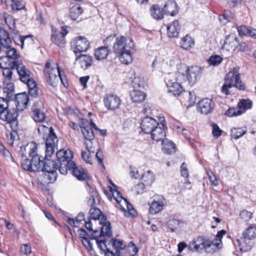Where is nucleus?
Listing matches in <instances>:
<instances>
[{
  "label": "nucleus",
  "instance_id": "1",
  "mask_svg": "<svg viewBox=\"0 0 256 256\" xmlns=\"http://www.w3.org/2000/svg\"><path fill=\"white\" fill-rule=\"evenodd\" d=\"M201 68L198 66L187 67L185 65L180 66L176 74V79L180 82L188 81L190 84H194L200 78Z\"/></svg>",
  "mask_w": 256,
  "mask_h": 256
},
{
  "label": "nucleus",
  "instance_id": "2",
  "mask_svg": "<svg viewBox=\"0 0 256 256\" xmlns=\"http://www.w3.org/2000/svg\"><path fill=\"white\" fill-rule=\"evenodd\" d=\"M44 73L48 83L52 86H56L60 80L65 86L60 67L58 64L54 63L50 70H44Z\"/></svg>",
  "mask_w": 256,
  "mask_h": 256
},
{
  "label": "nucleus",
  "instance_id": "3",
  "mask_svg": "<svg viewBox=\"0 0 256 256\" xmlns=\"http://www.w3.org/2000/svg\"><path fill=\"white\" fill-rule=\"evenodd\" d=\"M176 76L174 78V74H168L165 78V83L168 88V92L174 96H178L184 92V88L180 84L177 82Z\"/></svg>",
  "mask_w": 256,
  "mask_h": 256
},
{
  "label": "nucleus",
  "instance_id": "4",
  "mask_svg": "<svg viewBox=\"0 0 256 256\" xmlns=\"http://www.w3.org/2000/svg\"><path fill=\"white\" fill-rule=\"evenodd\" d=\"M134 46V43L131 38H126L124 36L118 37L113 46L114 52L118 54L122 52L131 50Z\"/></svg>",
  "mask_w": 256,
  "mask_h": 256
},
{
  "label": "nucleus",
  "instance_id": "5",
  "mask_svg": "<svg viewBox=\"0 0 256 256\" xmlns=\"http://www.w3.org/2000/svg\"><path fill=\"white\" fill-rule=\"evenodd\" d=\"M225 82L230 83L232 86L236 87L239 90H244L246 88L245 85L242 82L238 70L237 68H233L225 76Z\"/></svg>",
  "mask_w": 256,
  "mask_h": 256
},
{
  "label": "nucleus",
  "instance_id": "6",
  "mask_svg": "<svg viewBox=\"0 0 256 256\" xmlns=\"http://www.w3.org/2000/svg\"><path fill=\"white\" fill-rule=\"evenodd\" d=\"M160 124L159 126H157L154 130L150 134H151L152 138L156 142H161L163 144L164 140H166V134L165 128H166V124L164 123V118L162 116L160 117Z\"/></svg>",
  "mask_w": 256,
  "mask_h": 256
},
{
  "label": "nucleus",
  "instance_id": "7",
  "mask_svg": "<svg viewBox=\"0 0 256 256\" xmlns=\"http://www.w3.org/2000/svg\"><path fill=\"white\" fill-rule=\"evenodd\" d=\"M10 68L12 70H16L20 79L22 82H25L26 81L31 78L30 70L23 65L22 60H17L12 62Z\"/></svg>",
  "mask_w": 256,
  "mask_h": 256
},
{
  "label": "nucleus",
  "instance_id": "8",
  "mask_svg": "<svg viewBox=\"0 0 256 256\" xmlns=\"http://www.w3.org/2000/svg\"><path fill=\"white\" fill-rule=\"evenodd\" d=\"M58 140L54 132V129L50 127V132L48 134L46 140V151L47 156H51L56 148Z\"/></svg>",
  "mask_w": 256,
  "mask_h": 256
},
{
  "label": "nucleus",
  "instance_id": "9",
  "mask_svg": "<svg viewBox=\"0 0 256 256\" xmlns=\"http://www.w3.org/2000/svg\"><path fill=\"white\" fill-rule=\"evenodd\" d=\"M71 46L75 54L86 52L90 48V44L86 38L80 36L72 42Z\"/></svg>",
  "mask_w": 256,
  "mask_h": 256
},
{
  "label": "nucleus",
  "instance_id": "10",
  "mask_svg": "<svg viewBox=\"0 0 256 256\" xmlns=\"http://www.w3.org/2000/svg\"><path fill=\"white\" fill-rule=\"evenodd\" d=\"M160 124L154 118L150 117H144L140 123L142 130L145 134H150Z\"/></svg>",
  "mask_w": 256,
  "mask_h": 256
},
{
  "label": "nucleus",
  "instance_id": "11",
  "mask_svg": "<svg viewBox=\"0 0 256 256\" xmlns=\"http://www.w3.org/2000/svg\"><path fill=\"white\" fill-rule=\"evenodd\" d=\"M214 104L212 99L206 98L202 100L198 104V110L202 114H208L214 110Z\"/></svg>",
  "mask_w": 256,
  "mask_h": 256
},
{
  "label": "nucleus",
  "instance_id": "12",
  "mask_svg": "<svg viewBox=\"0 0 256 256\" xmlns=\"http://www.w3.org/2000/svg\"><path fill=\"white\" fill-rule=\"evenodd\" d=\"M105 106L109 110H115L120 105L121 100L118 96L113 94H107L104 98Z\"/></svg>",
  "mask_w": 256,
  "mask_h": 256
},
{
  "label": "nucleus",
  "instance_id": "13",
  "mask_svg": "<svg viewBox=\"0 0 256 256\" xmlns=\"http://www.w3.org/2000/svg\"><path fill=\"white\" fill-rule=\"evenodd\" d=\"M18 111L16 108H8L0 116V119L9 124L17 122V118L18 116Z\"/></svg>",
  "mask_w": 256,
  "mask_h": 256
},
{
  "label": "nucleus",
  "instance_id": "14",
  "mask_svg": "<svg viewBox=\"0 0 256 256\" xmlns=\"http://www.w3.org/2000/svg\"><path fill=\"white\" fill-rule=\"evenodd\" d=\"M28 96L26 93H21L15 95V105L18 110H23L29 102Z\"/></svg>",
  "mask_w": 256,
  "mask_h": 256
},
{
  "label": "nucleus",
  "instance_id": "15",
  "mask_svg": "<svg viewBox=\"0 0 256 256\" xmlns=\"http://www.w3.org/2000/svg\"><path fill=\"white\" fill-rule=\"evenodd\" d=\"M37 150L38 148L36 143L31 142L28 143L26 146H22L19 152L22 158H26L27 154L30 157L31 155L34 154L35 152H37Z\"/></svg>",
  "mask_w": 256,
  "mask_h": 256
},
{
  "label": "nucleus",
  "instance_id": "16",
  "mask_svg": "<svg viewBox=\"0 0 256 256\" xmlns=\"http://www.w3.org/2000/svg\"><path fill=\"white\" fill-rule=\"evenodd\" d=\"M48 157L46 155L44 160V162L40 168V170L43 172L52 170L56 171L58 168V162L54 160H50L48 158Z\"/></svg>",
  "mask_w": 256,
  "mask_h": 256
},
{
  "label": "nucleus",
  "instance_id": "17",
  "mask_svg": "<svg viewBox=\"0 0 256 256\" xmlns=\"http://www.w3.org/2000/svg\"><path fill=\"white\" fill-rule=\"evenodd\" d=\"M238 41L236 36L234 34H230L226 37L223 48L228 51H234L238 48Z\"/></svg>",
  "mask_w": 256,
  "mask_h": 256
},
{
  "label": "nucleus",
  "instance_id": "18",
  "mask_svg": "<svg viewBox=\"0 0 256 256\" xmlns=\"http://www.w3.org/2000/svg\"><path fill=\"white\" fill-rule=\"evenodd\" d=\"M164 12L174 16L178 12V8L177 4L174 0H168L162 8Z\"/></svg>",
  "mask_w": 256,
  "mask_h": 256
},
{
  "label": "nucleus",
  "instance_id": "19",
  "mask_svg": "<svg viewBox=\"0 0 256 256\" xmlns=\"http://www.w3.org/2000/svg\"><path fill=\"white\" fill-rule=\"evenodd\" d=\"M208 241V240L205 239L203 236H198L190 244V250L192 251L200 252L203 249L206 242Z\"/></svg>",
  "mask_w": 256,
  "mask_h": 256
},
{
  "label": "nucleus",
  "instance_id": "20",
  "mask_svg": "<svg viewBox=\"0 0 256 256\" xmlns=\"http://www.w3.org/2000/svg\"><path fill=\"white\" fill-rule=\"evenodd\" d=\"M251 239L248 238L247 236H243L239 238H237L236 242L241 251L247 252L251 250L252 244Z\"/></svg>",
  "mask_w": 256,
  "mask_h": 256
},
{
  "label": "nucleus",
  "instance_id": "21",
  "mask_svg": "<svg viewBox=\"0 0 256 256\" xmlns=\"http://www.w3.org/2000/svg\"><path fill=\"white\" fill-rule=\"evenodd\" d=\"M110 242L112 243V247L116 250V256H123L124 252L126 246L125 242L122 240L115 238H112Z\"/></svg>",
  "mask_w": 256,
  "mask_h": 256
},
{
  "label": "nucleus",
  "instance_id": "22",
  "mask_svg": "<svg viewBox=\"0 0 256 256\" xmlns=\"http://www.w3.org/2000/svg\"><path fill=\"white\" fill-rule=\"evenodd\" d=\"M12 44L8 33L4 29H0V51L2 48H8Z\"/></svg>",
  "mask_w": 256,
  "mask_h": 256
},
{
  "label": "nucleus",
  "instance_id": "23",
  "mask_svg": "<svg viewBox=\"0 0 256 256\" xmlns=\"http://www.w3.org/2000/svg\"><path fill=\"white\" fill-rule=\"evenodd\" d=\"M76 61L78 62L80 66L86 70L92 66V58L90 56L81 54L76 58Z\"/></svg>",
  "mask_w": 256,
  "mask_h": 256
},
{
  "label": "nucleus",
  "instance_id": "24",
  "mask_svg": "<svg viewBox=\"0 0 256 256\" xmlns=\"http://www.w3.org/2000/svg\"><path fill=\"white\" fill-rule=\"evenodd\" d=\"M36 106V103H34L32 108V118L36 122H42L46 119V114Z\"/></svg>",
  "mask_w": 256,
  "mask_h": 256
},
{
  "label": "nucleus",
  "instance_id": "25",
  "mask_svg": "<svg viewBox=\"0 0 256 256\" xmlns=\"http://www.w3.org/2000/svg\"><path fill=\"white\" fill-rule=\"evenodd\" d=\"M180 28L178 20H174L167 27L168 34L170 37H176Z\"/></svg>",
  "mask_w": 256,
  "mask_h": 256
},
{
  "label": "nucleus",
  "instance_id": "26",
  "mask_svg": "<svg viewBox=\"0 0 256 256\" xmlns=\"http://www.w3.org/2000/svg\"><path fill=\"white\" fill-rule=\"evenodd\" d=\"M30 157L31 158L32 166L34 167L36 166V170H34V172L40 171L44 162V160L40 159V156L37 154V152H35L34 154L31 155Z\"/></svg>",
  "mask_w": 256,
  "mask_h": 256
},
{
  "label": "nucleus",
  "instance_id": "27",
  "mask_svg": "<svg viewBox=\"0 0 256 256\" xmlns=\"http://www.w3.org/2000/svg\"><path fill=\"white\" fill-rule=\"evenodd\" d=\"M5 4L7 7L10 6L13 10H20L24 8L25 4L23 1L6 0Z\"/></svg>",
  "mask_w": 256,
  "mask_h": 256
},
{
  "label": "nucleus",
  "instance_id": "28",
  "mask_svg": "<svg viewBox=\"0 0 256 256\" xmlns=\"http://www.w3.org/2000/svg\"><path fill=\"white\" fill-rule=\"evenodd\" d=\"M130 98L134 102L140 103L146 98V94L143 92L139 90H134L130 94Z\"/></svg>",
  "mask_w": 256,
  "mask_h": 256
},
{
  "label": "nucleus",
  "instance_id": "29",
  "mask_svg": "<svg viewBox=\"0 0 256 256\" xmlns=\"http://www.w3.org/2000/svg\"><path fill=\"white\" fill-rule=\"evenodd\" d=\"M108 46H102L99 47L94 51L96 59L100 60L106 58L108 54Z\"/></svg>",
  "mask_w": 256,
  "mask_h": 256
},
{
  "label": "nucleus",
  "instance_id": "30",
  "mask_svg": "<svg viewBox=\"0 0 256 256\" xmlns=\"http://www.w3.org/2000/svg\"><path fill=\"white\" fill-rule=\"evenodd\" d=\"M82 12V8L80 4H76L70 8V16L72 20H75Z\"/></svg>",
  "mask_w": 256,
  "mask_h": 256
},
{
  "label": "nucleus",
  "instance_id": "31",
  "mask_svg": "<svg viewBox=\"0 0 256 256\" xmlns=\"http://www.w3.org/2000/svg\"><path fill=\"white\" fill-rule=\"evenodd\" d=\"M138 248L133 242L131 241L126 246L123 256H134L138 252Z\"/></svg>",
  "mask_w": 256,
  "mask_h": 256
},
{
  "label": "nucleus",
  "instance_id": "32",
  "mask_svg": "<svg viewBox=\"0 0 256 256\" xmlns=\"http://www.w3.org/2000/svg\"><path fill=\"white\" fill-rule=\"evenodd\" d=\"M220 246L218 244L215 242V240L210 241L208 240V242H206L203 249L206 253L214 254L220 248Z\"/></svg>",
  "mask_w": 256,
  "mask_h": 256
},
{
  "label": "nucleus",
  "instance_id": "33",
  "mask_svg": "<svg viewBox=\"0 0 256 256\" xmlns=\"http://www.w3.org/2000/svg\"><path fill=\"white\" fill-rule=\"evenodd\" d=\"M181 47L184 50L192 48L194 44V40L188 35L182 38L180 42Z\"/></svg>",
  "mask_w": 256,
  "mask_h": 256
},
{
  "label": "nucleus",
  "instance_id": "34",
  "mask_svg": "<svg viewBox=\"0 0 256 256\" xmlns=\"http://www.w3.org/2000/svg\"><path fill=\"white\" fill-rule=\"evenodd\" d=\"M56 156L58 162L61 163L65 162L66 160L70 159L72 155L70 150H61L56 152Z\"/></svg>",
  "mask_w": 256,
  "mask_h": 256
},
{
  "label": "nucleus",
  "instance_id": "35",
  "mask_svg": "<svg viewBox=\"0 0 256 256\" xmlns=\"http://www.w3.org/2000/svg\"><path fill=\"white\" fill-rule=\"evenodd\" d=\"M100 228V236L110 238L112 236V230L110 223L109 222H106Z\"/></svg>",
  "mask_w": 256,
  "mask_h": 256
},
{
  "label": "nucleus",
  "instance_id": "36",
  "mask_svg": "<svg viewBox=\"0 0 256 256\" xmlns=\"http://www.w3.org/2000/svg\"><path fill=\"white\" fill-rule=\"evenodd\" d=\"M164 203L162 201H155L152 202L149 208V212L151 214H156L163 209Z\"/></svg>",
  "mask_w": 256,
  "mask_h": 256
},
{
  "label": "nucleus",
  "instance_id": "37",
  "mask_svg": "<svg viewBox=\"0 0 256 256\" xmlns=\"http://www.w3.org/2000/svg\"><path fill=\"white\" fill-rule=\"evenodd\" d=\"M162 144V151L165 154H170L175 152V144L172 142H169L166 139Z\"/></svg>",
  "mask_w": 256,
  "mask_h": 256
},
{
  "label": "nucleus",
  "instance_id": "38",
  "mask_svg": "<svg viewBox=\"0 0 256 256\" xmlns=\"http://www.w3.org/2000/svg\"><path fill=\"white\" fill-rule=\"evenodd\" d=\"M131 50H126L122 53L118 54L119 60L120 62L125 64H128L131 63L132 61V58L130 52Z\"/></svg>",
  "mask_w": 256,
  "mask_h": 256
},
{
  "label": "nucleus",
  "instance_id": "39",
  "mask_svg": "<svg viewBox=\"0 0 256 256\" xmlns=\"http://www.w3.org/2000/svg\"><path fill=\"white\" fill-rule=\"evenodd\" d=\"M43 180L44 182L50 184L54 182L57 178L56 171L44 172Z\"/></svg>",
  "mask_w": 256,
  "mask_h": 256
},
{
  "label": "nucleus",
  "instance_id": "40",
  "mask_svg": "<svg viewBox=\"0 0 256 256\" xmlns=\"http://www.w3.org/2000/svg\"><path fill=\"white\" fill-rule=\"evenodd\" d=\"M234 18V14L229 10H226L222 14L219 16V20L222 24H226Z\"/></svg>",
  "mask_w": 256,
  "mask_h": 256
},
{
  "label": "nucleus",
  "instance_id": "41",
  "mask_svg": "<svg viewBox=\"0 0 256 256\" xmlns=\"http://www.w3.org/2000/svg\"><path fill=\"white\" fill-rule=\"evenodd\" d=\"M73 174L77 178L78 180H85L88 178V174L84 170L80 167L77 166L72 170Z\"/></svg>",
  "mask_w": 256,
  "mask_h": 256
},
{
  "label": "nucleus",
  "instance_id": "42",
  "mask_svg": "<svg viewBox=\"0 0 256 256\" xmlns=\"http://www.w3.org/2000/svg\"><path fill=\"white\" fill-rule=\"evenodd\" d=\"M247 132L246 127L233 128L231 130V136L234 139H238L244 136Z\"/></svg>",
  "mask_w": 256,
  "mask_h": 256
},
{
  "label": "nucleus",
  "instance_id": "43",
  "mask_svg": "<svg viewBox=\"0 0 256 256\" xmlns=\"http://www.w3.org/2000/svg\"><path fill=\"white\" fill-rule=\"evenodd\" d=\"M84 144L88 152L90 153L94 154L98 150V142L94 140L84 141Z\"/></svg>",
  "mask_w": 256,
  "mask_h": 256
},
{
  "label": "nucleus",
  "instance_id": "44",
  "mask_svg": "<svg viewBox=\"0 0 256 256\" xmlns=\"http://www.w3.org/2000/svg\"><path fill=\"white\" fill-rule=\"evenodd\" d=\"M110 191L111 192H112V196H113L114 198L116 201L120 205V208L122 210L124 211L125 208L122 206V204H120V202H123L124 200H126V199L122 196L121 195L120 192H118V190H116V189L113 190L112 188V187H110Z\"/></svg>",
  "mask_w": 256,
  "mask_h": 256
},
{
  "label": "nucleus",
  "instance_id": "45",
  "mask_svg": "<svg viewBox=\"0 0 256 256\" xmlns=\"http://www.w3.org/2000/svg\"><path fill=\"white\" fill-rule=\"evenodd\" d=\"M252 102L249 99H242L238 104V108L242 111V114L252 107Z\"/></svg>",
  "mask_w": 256,
  "mask_h": 256
},
{
  "label": "nucleus",
  "instance_id": "46",
  "mask_svg": "<svg viewBox=\"0 0 256 256\" xmlns=\"http://www.w3.org/2000/svg\"><path fill=\"white\" fill-rule=\"evenodd\" d=\"M151 10L152 16L156 20H160L163 18L164 12L162 10L158 5H154L152 6Z\"/></svg>",
  "mask_w": 256,
  "mask_h": 256
},
{
  "label": "nucleus",
  "instance_id": "47",
  "mask_svg": "<svg viewBox=\"0 0 256 256\" xmlns=\"http://www.w3.org/2000/svg\"><path fill=\"white\" fill-rule=\"evenodd\" d=\"M243 236H247L251 240L256 238V224H251L242 232Z\"/></svg>",
  "mask_w": 256,
  "mask_h": 256
},
{
  "label": "nucleus",
  "instance_id": "48",
  "mask_svg": "<svg viewBox=\"0 0 256 256\" xmlns=\"http://www.w3.org/2000/svg\"><path fill=\"white\" fill-rule=\"evenodd\" d=\"M96 200H99L98 193L94 190H92L90 193V196L88 200V204L90 206L91 208L94 207V206L96 204Z\"/></svg>",
  "mask_w": 256,
  "mask_h": 256
},
{
  "label": "nucleus",
  "instance_id": "49",
  "mask_svg": "<svg viewBox=\"0 0 256 256\" xmlns=\"http://www.w3.org/2000/svg\"><path fill=\"white\" fill-rule=\"evenodd\" d=\"M81 132L85 140L84 141L94 140V135L91 128H84L81 130Z\"/></svg>",
  "mask_w": 256,
  "mask_h": 256
},
{
  "label": "nucleus",
  "instance_id": "50",
  "mask_svg": "<svg viewBox=\"0 0 256 256\" xmlns=\"http://www.w3.org/2000/svg\"><path fill=\"white\" fill-rule=\"evenodd\" d=\"M142 179L146 185H150L154 182L155 178L152 172L148 170L144 174Z\"/></svg>",
  "mask_w": 256,
  "mask_h": 256
},
{
  "label": "nucleus",
  "instance_id": "51",
  "mask_svg": "<svg viewBox=\"0 0 256 256\" xmlns=\"http://www.w3.org/2000/svg\"><path fill=\"white\" fill-rule=\"evenodd\" d=\"M242 114V111L237 108H230L226 111L224 114L228 117L237 116Z\"/></svg>",
  "mask_w": 256,
  "mask_h": 256
},
{
  "label": "nucleus",
  "instance_id": "52",
  "mask_svg": "<svg viewBox=\"0 0 256 256\" xmlns=\"http://www.w3.org/2000/svg\"><path fill=\"white\" fill-rule=\"evenodd\" d=\"M222 60V58L218 55H214L210 56L207 62L209 65L216 66L220 64Z\"/></svg>",
  "mask_w": 256,
  "mask_h": 256
},
{
  "label": "nucleus",
  "instance_id": "53",
  "mask_svg": "<svg viewBox=\"0 0 256 256\" xmlns=\"http://www.w3.org/2000/svg\"><path fill=\"white\" fill-rule=\"evenodd\" d=\"M180 221L178 220L172 218L167 222L168 227L172 232H174L180 225Z\"/></svg>",
  "mask_w": 256,
  "mask_h": 256
},
{
  "label": "nucleus",
  "instance_id": "54",
  "mask_svg": "<svg viewBox=\"0 0 256 256\" xmlns=\"http://www.w3.org/2000/svg\"><path fill=\"white\" fill-rule=\"evenodd\" d=\"M22 166L24 170H28L30 172H34L36 170V166H34V167L32 166L30 160L26 158L22 163Z\"/></svg>",
  "mask_w": 256,
  "mask_h": 256
},
{
  "label": "nucleus",
  "instance_id": "55",
  "mask_svg": "<svg viewBox=\"0 0 256 256\" xmlns=\"http://www.w3.org/2000/svg\"><path fill=\"white\" fill-rule=\"evenodd\" d=\"M253 214L252 212L246 210H243L240 212L239 216L241 220L244 222L249 221L252 217Z\"/></svg>",
  "mask_w": 256,
  "mask_h": 256
},
{
  "label": "nucleus",
  "instance_id": "56",
  "mask_svg": "<svg viewBox=\"0 0 256 256\" xmlns=\"http://www.w3.org/2000/svg\"><path fill=\"white\" fill-rule=\"evenodd\" d=\"M6 49V52L8 58L14 60L18 58L19 56L18 54L17 50L16 48L11 47V44H10V48Z\"/></svg>",
  "mask_w": 256,
  "mask_h": 256
},
{
  "label": "nucleus",
  "instance_id": "57",
  "mask_svg": "<svg viewBox=\"0 0 256 256\" xmlns=\"http://www.w3.org/2000/svg\"><path fill=\"white\" fill-rule=\"evenodd\" d=\"M90 218L93 220H100L102 212L100 209L94 207L91 208L89 211Z\"/></svg>",
  "mask_w": 256,
  "mask_h": 256
},
{
  "label": "nucleus",
  "instance_id": "58",
  "mask_svg": "<svg viewBox=\"0 0 256 256\" xmlns=\"http://www.w3.org/2000/svg\"><path fill=\"white\" fill-rule=\"evenodd\" d=\"M8 108V101L7 99L0 96V116L6 108Z\"/></svg>",
  "mask_w": 256,
  "mask_h": 256
},
{
  "label": "nucleus",
  "instance_id": "59",
  "mask_svg": "<svg viewBox=\"0 0 256 256\" xmlns=\"http://www.w3.org/2000/svg\"><path fill=\"white\" fill-rule=\"evenodd\" d=\"M206 174L211 184L214 186H217L218 185V180L213 172L211 170H207Z\"/></svg>",
  "mask_w": 256,
  "mask_h": 256
},
{
  "label": "nucleus",
  "instance_id": "60",
  "mask_svg": "<svg viewBox=\"0 0 256 256\" xmlns=\"http://www.w3.org/2000/svg\"><path fill=\"white\" fill-rule=\"evenodd\" d=\"M226 234V230H222L218 231L216 236V238L213 240H215V242L218 244V245L220 246L222 244V238Z\"/></svg>",
  "mask_w": 256,
  "mask_h": 256
},
{
  "label": "nucleus",
  "instance_id": "61",
  "mask_svg": "<svg viewBox=\"0 0 256 256\" xmlns=\"http://www.w3.org/2000/svg\"><path fill=\"white\" fill-rule=\"evenodd\" d=\"M50 127L48 128L44 125H40L38 128V132L40 135L44 136L46 134L50 132Z\"/></svg>",
  "mask_w": 256,
  "mask_h": 256
},
{
  "label": "nucleus",
  "instance_id": "62",
  "mask_svg": "<svg viewBox=\"0 0 256 256\" xmlns=\"http://www.w3.org/2000/svg\"><path fill=\"white\" fill-rule=\"evenodd\" d=\"M212 134L216 138H218L222 135V130H221L218 126L216 124H212Z\"/></svg>",
  "mask_w": 256,
  "mask_h": 256
},
{
  "label": "nucleus",
  "instance_id": "63",
  "mask_svg": "<svg viewBox=\"0 0 256 256\" xmlns=\"http://www.w3.org/2000/svg\"><path fill=\"white\" fill-rule=\"evenodd\" d=\"M89 152H87L84 150L82 151L81 156L82 158L88 164H92V160Z\"/></svg>",
  "mask_w": 256,
  "mask_h": 256
},
{
  "label": "nucleus",
  "instance_id": "64",
  "mask_svg": "<svg viewBox=\"0 0 256 256\" xmlns=\"http://www.w3.org/2000/svg\"><path fill=\"white\" fill-rule=\"evenodd\" d=\"M12 68H3L2 74L7 80H11L12 78Z\"/></svg>",
  "mask_w": 256,
  "mask_h": 256
}]
</instances>
